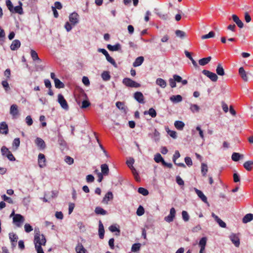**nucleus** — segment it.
Masks as SVG:
<instances>
[{"instance_id": "1a4fd4ad", "label": "nucleus", "mask_w": 253, "mask_h": 253, "mask_svg": "<svg viewBox=\"0 0 253 253\" xmlns=\"http://www.w3.org/2000/svg\"><path fill=\"white\" fill-rule=\"evenodd\" d=\"M38 164L40 168H43L46 166V159L44 154L40 153L38 155Z\"/></svg>"}, {"instance_id": "de8ad7c7", "label": "nucleus", "mask_w": 253, "mask_h": 253, "mask_svg": "<svg viewBox=\"0 0 253 253\" xmlns=\"http://www.w3.org/2000/svg\"><path fill=\"white\" fill-rule=\"evenodd\" d=\"M154 160L156 163H160L161 162L163 164V162H164V160L161 155L160 154L158 153L156 155H155L154 157Z\"/></svg>"}, {"instance_id": "13d9d810", "label": "nucleus", "mask_w": 253, "mask_h": 253, "mask_svg": "<svg viewBox=\"0 0 253 253\" xmlns=\"http://www.w3.org/2000/svg\"><path fill=\"white\" fill-rule=\"evenodd\" d=\"M65 161L66 163L69 165H72L74 163V159L70 156H66L65 158Z\"/></svg>"}, {"instance_id": "a18cd8bd", "label": "nucleus", "mask_w": 253, "mask_h": 253, "mask_svg": "<svg viewBox=\"0 0 253 253\" xmlns=\"http://www.w3.org/2000/svg\"><path fill=\"white\" fill-rule=\"evenodd\" d=\"M101 77L105 81L109 80L111 78V76L107 71H104L101 74Z\"/></svg>"}, {"instance_id": "bf43d9fd", "label": "nucleus", "mask_w": 253, "mask_h": 253, "mask_svg": "<svg viewBox=\"0 0 253 253\" xmlns=\"http://www.w3.org/2000/svg\"><path fill=\"white\" fill-rule=\"evenodd\" d=\"M1 152L2 155L6 156V155L8 154L10 151H9L8 149L5 146H2L1 148Z\"/></svg>"}, {"instance_id": "052dcab7", "label": "nucleus", "mask_w": 253, "mask_h": 253, "mask_svg": "<svg viewBox=\"0 0 253 253\" xmlns=\"http://www.w3.org/2000/svg\"><path fill=\"white\" fill-rule=\"evenodd\" d=\"M199 107L196 104H192L190 106V110L192 112H197L199 111Z\"/></svg>"}, {"instance_id": "a878e982", "label": "nucleus", "mask_w": 253, "mask_h": 253, "mask_svg": "<svg viewBox=\"0 0 253 253\" xmlns=\"http://www.w3.org/2000/svg\"><path fill=\"white\" fill-rule=\"evenodd\" d=\"M113 195L111 192H108L106 195H105L103 199L102 202L103 203L107 204L108 202L113 199Z\"/></svg>"}, {"instance_id": "9d476101", "label": "nucleus", "mask_w": 253, "mask_h": 253, "mask_svg": "<svg viewBox=\"0 0 253 253\" xmlns=\"http://www.w3.org/2000/svg\"><path fill=\"white\" fill-rule=\"evenodd\" d=\"M79 15L76 12L71 13L69 16V20L72 24L76 25L79 22Z\"/></svg>"}, {"instance_id": "864d4df0", "label": "nucleus", "mask_w": 253, "mask_h": 253, "mask_svg": "<svg viewBox=\"0 0 253 253\" xmlns=\"http://www.w3.org/2000/svg\"><path fill=\"white\" fill-rule=\"evenodd\" d=\"M144 213V209L143 207L141 206H140L136 211V214L138 216H141Z\"/></svg>"}, {"instance_id": "338daca9", "label": "nucleus", "mask_w": 253, "mask_h": 253, "mask_svg": "<svg viewBox=\"0 0 253 253\" xmlns=\"http://www.w3.org/2000/svg\"><path fill=\"white\" fill-rule=\"evenodd\" d=\"M134 163V160L133 158H130L129 160H127L126 163L127 165V166L131 168L133 166V164Z\"/></svg>"}, {"instance_id": "f03ea898", "label": "nucleus", "mask_w": 253, "mask_h": 253, "mask_svg": "<svg viewBox=\"0 0 253 253\" xmlns=\"http://www.w3.org/2000/svg\"><path fill=\"white\" fill-rule=\"evenodd\" d=\"M123 84L126 86L130 87L138 88L141 86L140 84L128 78H126L123 79Z\"/></svg>"}, {"instance_id": "4c0bfd02", "label": "nucleus", "mask_w": 253, "mask_h": 253, "mask_svg": "<svg viewBox=\"0 0 253 253\" xmlns=\"http://www.w3.org/2000/svg\"><path fill=\"white\" fill-rule=\"evenodd\" d=\"M208 171V167L207 164L205 163L201 164V173L203 176H206Z\"/></svg>"}, {"instance_id": "0e129e2a", "label": "nucleus", "mask_w": 253, "mask_h": 253, "mask_svg": "<svg viewBox=\"0 0 253 253\" xmlns=\"http://www.w3.org/2000/svg\"><path fill=\"white\" fill-rule=\"evenodd\" d=\"M86 182L88 183L92 182L94 180V176L91 174L87 175L86 177Z\"/></svg>"}, {"instance_id": "69168bd1", "label": "nucleus", "mask_w": 253, "mask_h": 253, "mask_svg": "<svg viewBox=\"0 0 253 253\" xmlns=\"http://www.w3.org/2000/svg\"><path fill=\"white\" fill-rule=\"evenodd\" d=\"M185 162L189 167L191 166L193 164L191 159L189 157H186L185 158Z\"/></svg>"}, {"instance_id": "9b49d317", "label": "nucleus", "mask_w": 253, "mask_h": 253, "mask_svg": "<svg viewBox=\"0 0 253 253\" xmlns=\"http://www.w3.org/2000/svg\"><path fill=\"white\" fill-rule=\"evenodd\" d=\"M0 133L4 135H6L8 133V127L5 122L0 123Z\"/></svg>"}, {"instance_id": "58836bf2", "label": "nucleus", "mask_w": 253, "mask_h": 253, "mask_svg": "<svg viewBox=\"0 0 253 253\" xmlns=\"http://www.w3.org/2000/svg\"><path fill=\"white\" fill-rule=\"evenodd\" d=\"M31 56L34 61L38 60L39 62H41V60L39 58L38 53L34 50H31Z\"/></svg>"}, {"instance_id": "49530a36", "label": "nucleus", "mask_w": 253, "mask_h": 253, "mask_svg": "<svg viewBox=\"0 0 253 253\" xmlns=\"http://www.w3.org/2000/svg\"><path fill=\"white\" fill-rule=\"evenodd\" d=\"M214 36H215L214 32L213 31H211L209 33V34L205 35H203L201 37V39L202 40H205V39H209L211 38H213L214 37Z\"/></svg>"}, {"instance_id": "3c124183", "label": "nucleus", "mask_w": 253, "mask_h": 253, "mask_svg": "<svg viewBox=\"0 0 253 253\" xmlns=\"http://www.w3.org/2000/svg\"><path fill=\"white\" fill-rule=\"evenodd\" d=\"M109 229L112 232H115L116 231H117L118 232V234H116V235H120V230L119 228H118L115 225H111L109 227Z\"/></svg>"}, {"instance_id": "f3484780", "label": "nucleus", "mask_w": 253, "mask_h": 253, "mask_svg": "<svg viewBox=\"0 0 253 253\" xmlns=\"http://www.w3.org/2000/svg\"><path fill=\"white\" fill-rule=\"evenodd\" d=\"M35 143L37 146L41 149H44L46 147L44 141L41 138H37L35 140Z\"/></svg>"}, {"instance_id": "72a5a7b5", "label": "nucleus", "mask_w": 253, "mask_h": 253, "mask_svg": "<svg viewBox=\"0 0 253 253\" xmlns=\"http://www.w3.org/2000/svg\"><path fill=\"white\" fill-rule=\"evenodd\" d=\"M144 115L149 114L152 118H155L157 116L156 111L153 108H150L148 111H144Z\"/></svg>"}, {"instance_id": "774afa93", "label": "nucleus", "mask_w": 253, "mask_h": 253, "mask_svg": "<svg viewBox=\"0 0 253 253\" xmlns=\"http://www.w3.org/2000/svg\"><path fill=\"white\" fill-rule=\"evenodd\" d=\"M167 132L173 138H176L177 137L176 131L174 130H168Z\"/></svg>"}, {"instance_id": "f704fd0d", "label": "nucleus", "mask_w": 253, "mask_h": 253, "mask_svg": "<svg viewBox=\"0 0 253 253\" xmlns=\"http://www.w3.org/2000/svg\"><path fill=\"white\" fill-rule=\"evenodd\" d=\"M243 157V155L238 153L234 152L231 156L232 159L235 162L238 161L241 158Z\"/></svg>"}, {"instance_id": "20e7f679", "label": "nucleus", "mask_w": 253, "mask_h": 253, "mask_svg": "<svg viewBox=\"0 0 253 253\" xmlns=\"http://www.w3.org/2000/svg\"><path fill=\"white\" fill-rule=\"evenodd\" d=\"M239 234L231 233L229 239L236 247H239L240 245Z\"/></svg>"}, {"instance_id": "e433bc0d", "label": "nucleus", "mask_w": 253, "mask_h": 253, "mask_svg": "<svg viewBox=\"0 0 253 253\" xmlns=\"http://www.w3.org/2000/svg\"><path fill=\"white\" fill-rule=\"evenodd\" d=\"M184 126V123L182 121H176L174 122V126L178 130L183 129Z\"/></svg>"}, {"instance_id": "b1692460", "label": "nucleus", "mask_w": 253, "mask_h": 253, "mask_svg": "<svg viewBox=\"0 0 253 253\" xmlns=\"http://www.w3.org/2000/svg\"><path fill=\"white\" fill-rule=\"evenodd\" d=\"M76 252L77 253H86V250L84 247L83 245L79 243L75 248Z\"/></svg>"}, {"instance_id": "473e14b6", "label": "nucleus", "mask_w": 253, "mask_h": 253, "mask_svg": "<svg viewBox=\"0 0 253 253\" xmlns=\"http://www.w3.org/2000/svg\"><path fill=\"white\" fill-rule=\"evenodd\" d=\"M116 106L119 110L123 111L124 112H126V108L124 102L118 101L116 103Z\"/></svg>"}, {"instance_id": "bb28decb", "label": "nucleus", "mask_w": 253, "mask_h": 253, "mask_svg": "<svg viewBox=\"0 0 253 253\" xmlns=\"http://www.w3.org/2000/svg\"><path fill=\"white\" fill-rule=\"evenodd\" d=\"M155 13L159 16V17L163 20H167L168 18V14L163 13L159 9H155Z\"/></svg>"}, {"instance_id": "ea45409f", "label": "nucleus", "mask_w": 253, "mask_h": 253, "mask_svg": "<svg viewBox=\"0 0 253 253\" xmlns=\"http://www.w3.org/2000/svg\"><path fill=\"white\" fill-rule=\"evenodd\" d=\"M141 244L135 243L132 245L131 249V251L132 252L135 253L138 252L140 250Z\"/></svg>"}, {"instance_id": "aec40b11", "label": "nucleus", "mask_w": 253, "mask_h": 253, "mask_svg": "<svg viewBox=\"0 0 253 253\" xmlns=\"http://www.w3.org/2000/svg\"><path fill=\"white\" fill-rule=\"evenodd\" d=\"M104 226L101 220L99 221V228H98V233L99 238L101 239H103L104 236Z\"/></svg>"}, {"instance_id": "4be33fe9", "label": "nucleus", "mask_w": 253, "mask_h": 253, "mask_svg": "<svg viewBox=\"0 0 253 253\" xmlns=\"http://www.w3.org/2000/svg\"><path fill=\"white\" fill-rule=\"evenodd\" d=\"M216 73L219 76H223L225 75L224 70L223 67L221 63H218L217 64L216 69Z\"/></svg>"}, {"instance_id": "423d86ee", "label": "nucleus", "mask_w": 253, "mask_h": 253, "mask_svg": "<svg viewBox=\"0 0 253 253\" xmlns=\"http://www.w3.org/2000/svg\"><path fill=\"white\" fill-rule=\"evenodd\" d=\"M202 73L212 82H216L218 80V77L214 73L206 70H203Z\"/></svg>"}, {"instance_id": "c756f323", "label": "nucleus", "mask_w": 253, "mask_h": 253, "mask_svg": "<svg viewBox=\"0 0 253 253\" xmlns=\"http://www.w3.org/2000/svg\"><path fill=\"white\" fill-rule=\"evenodd\" d=\"M244 167L248 171H251L253 166V161H248L244 163Z\"/></svg>"}, {"instance_id": "79ce46f5", "label": "nucleus", "mask_w": 253, "mask_h": 253, "mask_svg": "<svg viewBox=\"0 0 253 253\" xmlns=\"http://www.w3.org/2000/svg\"><path fill=\"white\" fill-rule=\"evenodd\" d=\"M55 86L57 88H61L64 87V84L61 82L58 79H55Z\"/></svg>"}, {"instance_id": "7c9ffc66", "label": "nucleus", "mask_w": 253, "mask_h": 253, "mask_svg": "<svg viewBox=\"0 0 253 253\" xmlns=\"http://www.w3.org/2000/svg\"><path fill=\"white\" fill-rule=\"evenodd\" d=\"M211 56L203 58L199 60V63L201 66H204L209 63V62L211 60Z\"/></svg>"}, {"instance_id": "8fccbe9b", "label": "nucleus", "mask_w": 253, "mask_h": 253, "mask_svg": "<svg viewBox=\"0 0 253 253\" xmlns=\"http://www.w3.org/2000/svg\"><path fill=\"white\" fill-rule=\"evenodd\" d=\"M138 192L143 196H147L149 194L148 191L146 189L143 187L139 188L138 189Z\"/></svg>"}, {"instance_id": "5701e85b", "label": "nucleus", "mask_w": 253, "mask_h": 253, "mask_svg": "<svg viewBox=\"0 0 253 253\" xmlns=\"http://www.w3.org/2000/svg\"><path fill=\"white\" fill-rule=\"evenodd\" d=\"M144 57L143 56H139L136 58L133 63V66L134 67L140 66L144 61Z\"/></svg>"}, {"instance_id": "7ed1b4c3", "label": "nucleus", "mask_w": 253, "mask_h": 253, "mask_svg": "<svg viewBox=\"0 0 253 253\" xmlns=\"http://www.w3.org/2000/svg\"><path fill=\"white\" fill-rule=\"evenodd\" d=\"M24 221V217L20 214H16L13 218V222L18 227L22 226Z\"/></svg>"}, {"instance_id": "2f4dec72", "label": "nucleus", "mask_w": 253, "mask_h": 253, "mask_svg": "<svg viewBox=\"0 0 253 253\" xmlns=\"http://www.w3.org/2000/svg\"><path fill=\"white\" fill-rule=\"evenodd\" d=\"M107 48L110 51H118L121 49V45L119 43H117L114 45L111 44L107 45Z\"/></svg>"}, {"instance_id": "0eeeda50", "label": "nucleus", "mask_w": 253, "mask_h": 253, "mask_svg": "<svg viewBox=\"0 0 253 253\" xmlns=\"http://www.w3.org/2000/svg\"><path fill=\"white\" fill-rule=\"evenodd\" d=\"M134 98L139 103L144 104V97L142 92L140 91H136L133 94Z\"/></svg>"}, {"instance_id": "c03bdc74", "label": "nucleus", "mask_w": 253, "mask_h": 253, "mask_svg": "<svg viewBox=\"0 0 253 253\" xmlns=\"http://www.w3.org/2000/svg\"><path fill=\"white\" fill-rule=\"evenodd\" d=\"M175 35L177 37H179L181 39H183L186 37V33L183 31L180 30H177L175 32Z\"/></svg>"}, {"instance_id": "a19ab883", "label": "nucleus", "mask_w": 253, "mask_h": 253, "mask_svg": "<svg viewBox=\"0 0 253 253\" xmlns=\"http://www.w3.org/2000/svg\"><path fill=\"white\" fill-rule=\"evenodd\" d=\"M95 212L97 214L105 215L107 213V211L100 207L95 208Z\"/></svg>"}, {"instance_id": "39448f33", "label": "nucleus", "mask_w": 253, "mask_h": 253, "mask_svg": "<svg viewBox=\"0 0 253 253\" xmlns=\"http://www.w3.org/2000/svg\"><path fill=\"white\" fill-rule=\"evenodd\" d=\"M58 102L63 109L65 110H68L69 109L68 103L64 96L61 94H59L58 95Z\"/></svg>"}, {"instance_id": "a211bd4d", "label": "nucleus", "mask_w": 253, "mask_h": 253, "mask_svg": "<svg viewBox=\"0 0 253 253\" xmlns=\"http://www.w3.org/2000/svg\"><path fill=\"white\" fill-rule=\"evenodd\" d=\"M239 74L240 75L242 79L244 80V81H245V82L248 81V78L247 76V74L245 70H244V69L243 67H241L239 68Z\"/></svg>"}, {"instance_id": "6e6552de", "label": "nucleus", "mask_w": 253, "mask_h": 253, "mask_svg": "<svg viewBox=\"0 0 253 253\" xmlns=\"http://www.w3.org/2000/svg\"><path fill=\"white\" fill-rule=\"evenodd\" d=\"M175 210L174 208H172L170 210V212L169 215L165 217V220L168 222H172L175 215Z\"/></svg>"}, {"instance_id": "6ab92c4d", "label": "nucleus", "mask_w": 253, "mask_h": 253, "mask_svg": "<svg viewBox=\"0 0 253 253\" xmlns=\"http://www.w3.org/2000/svg\"><path fill=\"white\" fill-rule=\"evenodd\" d=\"M10 113L13 117H15L18 115L19 111L17 105L13 104L11 106L10 108Z\"/></svg>"}, {"instance_id": "4d7b16f0", "label": "nucleus", "mask_w": 253, "mask_h": 253, "mask_svg": "<svg viewBox=\"0 0 253 253\" xmlns=\"http://www.w3.org/2000/svg\"><path fill=\"white\" fill-rule=\"evenodd\" d=\"M24 229L25 232H26L27 233H29L33 230L32 226H31L30 224L28 223H26L25 224Z\"/></svg>"}, {"instance_id": "5fc2aeb1", "label": "nucleus", "mask_w": 253, "mask_h": 253, "mask_svg": "<svg viewBox=\"0 0 253 253\" xmlns=\"http://www.w3.org/2000/svg\"><path fill=\"white\" fill-rule=\"evenodd\" d=\"M90 105V103L88 100H84L82 102V106H81V108L82 109H85L87 107H89Z\"/></svg>"}, {"instance_id": "f257e3e1", "label": "nucleus", "mask_w": 253, "mask_h": 253, "mask_svg": "<svg viewBox=\"0 0 253 253\" xmlns=\"http://www.w3.org/2000/svg\"><path fill=\"white\" fill-rule=\"evenodd\" d=\"M46 239L43 234H40V232L36 233L34 237L35 246H44L46 244Z\"/></svg>"}, {"instance_id": "37998d69", "label": "nucleus", "mask_w": 253, "mask_h": 253, "mask_svg": "<svg viewBox=\"0 0 253 253\" xmlns=\"http://www.w3.org/2000/svg\"><path fill=\"white\" fill-rule=\"evenodd\" d=\"M9 237L11 242L17 243L18 237L17 235L13 233H10L9 234Z\"/></svg>"}, {"instance_id": "cd10ccee", "label": "nucleus", "mask_w": 253, "mask_h": 253, "mask_svg": "<svg viewBox=\"0 0 253 253\" xmlns=\"http://www.w3.org/2000/svg\"><path fill=\"white\" fill-rule=\"evenodd\" d=\"M101 173L104 175H107L109 172V169L107 164H102L101 165Z\"/></svg>"}, {"instance_id": "f8f14e48", "label": "nucleus", "mask_w": 253, "mask_h": 253, "mask_svg": "<svg viewBox=\"0 0 253 253\" xmlns=\"http://www.w3.org/2000/svg\"><path fill=\"white\" fill-rule=\"evenodd\" d=\"M194 191L197 194L198 196L201 199V200L205 203H208L207 197L204 194V193L200 190L196 188H194Z\"/></svg>"}, {"instance_id": "393cba45", "label": "nucleus", "mask_w": 253, "mask_h": 253, "mask_svg": "<svg viewBox=\"0 0 253 253\" xmlns=\"http://www.w3.org/2000/svg\"><path fill=\"white\" fill-rule=\"evenodd\" d=\"M253 219V214L248 213L246 214L242 218V222L243 223H247L251 221Z\"/></svg>"}, {"instance_id": "2eb2a0df", "label": "nucleus", "mask_w": 253, "mask_h": 253, "mask_svg": "<svg viewBox=\"0 0 253 253\" xmlns=\"http://www.w3.org/2000/svg\"><path fill=\"white\" fill-rule=\"evenodd\" d=\"M207 238L206 237H203L200 240L199 245L200 247V250L199 252H201V253H204L205 249V247L207 244Z\"/></svg>"}, {"instance_id": "c9c22d12", "label": "nucleus", "mask_w": 253, "mask_h": 253, "mask_svg": "<svg viewBox=\"0 0 253 253\" xmlns=\"http://www.w3.org/2000/svg\"><path fill=\"white\" fill-rule=\"evenodd\" d=\"M156 84L162 88H165L167 85L166 82L162 78H158L157 79Z\"/></svg>"}, {"instance_id": "dca6fc26", "label": "nucleus", "mask_w": 253, "mask_h": 253, "mask_svg": "<svg viewBox=\"0 0 253 253\" xmlns=\"http://www.w3.org/2000/svg\"><path fill=\"white\" fill-rule=\"evenodd\" d=\"M211 216L214 218V220L217 222L219 225L222 228H225L226 227V223L223 221L218 216L215 215L214 213H211Z\"/></svg>"}, {"instance_id": "603ef678", "label": "nucleus", "mask_w": 253, "mask_h": 253, "mask_svg": "<svg viewBox=\"0 0 253 253\" xmlns=\"http://www.w3.org/2000/svg\"><path fill=\"white\" fill-rule=\"evenodd\" d=\"M6 5L8 9V10L10 12H12L13 9V5L10 0H6L5 1Z\"/></svg>"}, {"instance_id": "c85d7f7f", "label": "nucleus", "mask_w": 253, "mask_h": 253, "mask_svg": "<svg viewBox=\"0 0 253 253\" xmlns=\"http://www.w3.org/2000/svg\"><path fill=\"white\" fill-rule=\"evenodd\" d=\"M170 100L173 103H178L182 100V97L180 95H172L170 97Z\"/></svg>"}, {"instance_id": "ddd939ff", "label": "nucleus", "mask_w": 253, "mask_h": 253, "mask_svg": "<svg viewBox=\"0 0 253 253\" xmlns=\"http://www.w3.org/2000/svg\"><path fill=\"white\" fill-rule=\"evenodd\" d=\"M18 3L19 5L14 7H13L12 12H11L12 13H18L21 15L23 14L22 3L20 1H19Z\"/></svg>"}, {"instance_id": "09e8293b", "label": "nucleus", "mask_w": 253, "mask_h": 253, "mask_svg": "<svg viewBox=\"0 0 253 253\" xmlns=\"http://www.w3.org/2000/svg\"><path fill=\"white\" fill-rule=\"evenodd\" d=\"M106 60L110 62L111 64H112L115 67H117V65L114 60V59L112 58L109 54H108L107 56H106Z\"/></svg>"}, {"instance_id": "4468645a", "label": "nucleus", "mask_w": 253, "mask_h": 253, "mask_svg": "<svg viewBox=\"0 0 253 253\" xmlns=\"http://www.w3.org/2000/svg\"><path fill=\"white\" fill-rule=\"evenodd\" d=\"M232 19L240 28H242L244 27L243 22L240 19L237 15L233 14L232 15Z\"/></svg>"}, {"instance_id": "6e6d98bb", "label": "nucleus", "mask_w": 253, "mask_h": 253, "mask_svg": "<svg viewBox=\"0 0 253 253\" xmlns=\"http://www.w3.org/2000/svg\"><path fill=\"white\" fill-rule=\"evenodd\" d=\"M182 216L183 219L185 221H188L189 219V216L187 211H183L182 212Z\"/></svg>"}, {"instance_id": "680f3d73", "label": "nucleus", "mask_w": 253, "mask_h": 253, "mask_svg": "<svg viewBox=\"0 0 253 253\" xmlns=\"http://www.w3.org/2000/svg\"><path fill=\"white\" fill-rule=\"evenodd\" d=\"M2 199L8 202V203H10V204H12L13 203V200L12 199L9 197H7V196H6L5 195H3L2 196Z\"/></svg>"}, {"instance_id": "412c9836", "label": "nucleus", "mask_w": 253, "mask_h": 253, "mask_svg": "<svg viewBox=\"0 0 253 253\" xmlns=\"http://www.w3.org/2000/svg\"><path fill=\"white\" fill-rule=\"evenodd\" d=\"M20 42L18 40H15L12 42L10 45V49L12 50H17L18 48L20 47Z\"/></svg>"}, {"instance_id": "e2e57ef3", "label": "nucleus", "mask_w": 253, "mask_h": 253, "mask_svg": "<svg viewBox=\"0 0 253 253\" xmlns=\"http://www.w3.org/2000/svg\"><path fill=\"white\" fill-rule=\"evenodd\" d=\"M58 143L60 146L63 148L65 147L66 144L65 141L61 137L59 138Z\"/></svg>"}]
</instances>
